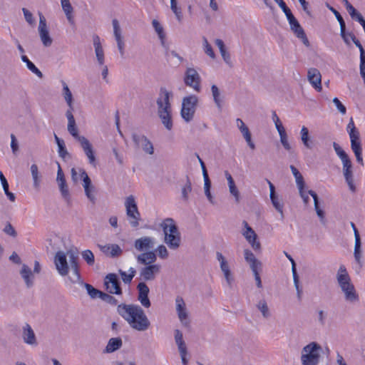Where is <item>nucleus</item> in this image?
Masks as SVG:
<instances>
[{"label": "nucleus", "mask_w": 365, "mask_h": 365, "mask_svg": "<svg viewBox=\"0 0 365 365\" xmlns=\"http://www.w3.org/2000/svg\"><path fill=\"white\" fill-rule=\"evenodd\" d=\"M175 308L180 322L184 326H188L190 321L188 319L186 305L182 297L178 296L175 298Z\"/></svg>", "instance_id": "obj_16"}, {"label": "nucleus", "mask_w": 365, "mask_h": 365, "mask_svg": "<svg viewBox=\"0 0 365 365\" xmlns=\"http://www.w3.org/2000/svg\"><path fill=\"white\" fill-rule=\"evenodd\" d=\"M322 346L317 342H311L303 347L301 355L302 365H317L320 359Z\"/></svg>", "instance_id": "obj_6"}, {"label": "nucleus", "mask_w": 365, "mask_h": 365, "mask_svg": "<svg viewBox=\"0 0 365 365\" xmlns=\"http://www.w3.org/2000/svg\"><path fill=\"white\" fill-rule=\"evenodd\" d=\"M110 257H118L123 253L122 249L117 244H110Z\"/></svg>", "instance_id": "obj_54"}, {"label": "nucleus", "mask_w": 365, "mask_h": 365, "mask_svg": "<svg viewBox=\"0 0 365 365\" xmlns=\"http://www.w3.org/2000/svg\"><path fill=\"white\" fill-rule=\"evenodd\" d=\"M82 258L88 265H93L95 262V257L92 251L86 250L81 252Z\"/></svg>", "instance_id": "obj_49"}, {"label": "nucleus", "mask_w": 365, "mask_h": 365, "mask_svg": "<svg viewBox=\"0 0 365 365\" xmlns=\"http://www.w3.org/2000/svg\"><path fill=\"white\" fill-rule=\"evenodd\" d=\"M125 207L130 226L134 228L138 227L141 218L134 196L130 195L126 197Z\"/></svg>", "instance_id": "obj_8"}, {"label": "nucleus", "mask_w": 365, "mask_h": 365, "mask_svg": "<svg viewBox=\"0 0 365 365\" xmlns=\"http://www.w3.org/2000/svg\"><path fill=\"white\" fill-rule=\"evenodd\" d=\"M290 169L293 175L295 178L296 183L299 190H301L302 187L305 186L304 180L303 176L300 173V172L294 166L290 165Z\"/></svg>", "instance_id": "obj_40"}, {"label": "nucleus", "mask_w": 365, "mask_h": 365, "mask_svg": "<svg viewBox=\"0 0 365 365\" xmlns=\"http://www.w3.org/2000/svg\"><path fill=\"white\" fill-rule=\"evenodd\" d=\"M170 9L175 14L178 21L181 22L182 19V14L180 8L177 5V0H170Z\"/></svg>", "instance_id": "obj_50"}, {"label": "nucleus", "mask_w": 365, "mask_h": 365, "mask_svg": "<svg viewBox=\"0 0 365 365\" xmlns=\"http://www.w3.org/2000/svg\"><path fill=\"white\" fill-rule=\"evenodd\" d=\"M361 239L356 237L355 239L354 256L356 262L361 266Z\"/></svg>", "instance_id": "obj_42"}, {"label": "nucleus", "mask_w": 365, "mask_h": 365, "mask_svg": "<svg viewBox=\"0 0 365 365\" xmlns=\"http://www.w3.org/2000/svg\"><path fill=\"white\" fill-rule=\"evenodd\" d=\"M211 93L216 107L219 110H222L224 103V96L222 95L220 89L216 85H212L211 86Z\"/></svg>", "instance_id": "obj_29"}, {"label": "nucleus", "mask_w": 365, "mask_h": 365, "mask_svg": "<svg viewBox=\"0 0 365 365\" xmlns=\"http://www.w3.org/2000/svg\"><path fill=\"white\" fill-rule=\"evenodd\" d=\"M333 148H334V150L336 154V155L339 157V158H341L345 155H346L347 153L342 149V148L336 142H334L333 143Z\"/></svg>", "instance_id": "obj_63"}, {"label": "nucleus", "mask_w": 365, "mask_h": 365, "mask_svg": "<svg viewBox=\"0 0 365 365\" xmlns=\"http://www.w3.org/2000/svg\"><path fill=\"white\" fill-rule=\"evenodd\" d=\"M78 143H80L81 147L82 148L85 155L88 158V163L91 165L96 166V159L95 156V153L90 141L85 137L82 138Z\"/></svg>", "instance_id": "obj_18"}, {"label": "nucleus", "mask_w": 365, "mask_h": 365, "mask_svg": "<svg viewBox=\"0 0 365 365\" xmlns=\"http://www.w3.org/2000/svg\"><path fill=\"white\" fill-rule=\"evenodd\" d=\"M287 20L290 25V29L294 32L295 36L298 38L301 39L302 43L306 46H307V47L309 46V41L306 36V34H305L303 28L299 24V21L294 17V16L292 15V16H289V18H287Z\"/></svg>", "instance_id": "obj_11"}, {"label": "nucleus", "mask_w": 365, "mask_h": 365, "mask_svg": "<svg viewBox=\"0 0 365 365\" xmlns=\"http://www.w3.org/2000/svg\"><path fill=\"white\" fill-rule=\"evenodd\" d=\"M104 284L106 290L110 294H121L122 290L120 286L118 278L115 274H108L106 275Z\"/></svg>", "instance_id": "obj_15"}, {"label": "nucleus", "mask_w": 365, "mask_h": 365, "mask_svg": "<svg viewBox=\"0 0 365 365\" xmlns=\"http://www.w3.org/2000/svg\"><path fill=\"white\" fill-rule=\"evenodd\" d=\"M135 273L136 270L133 267H130L129 269V274L126 273L125 272L121 269L119 270V274L121 277L123 282L125 284H130L133 277H135Z\"/></svg>", "instance_id": "obj_41"}, {"label": "nucleus", "mask_w": 365, "mask_h": 365, "mask_svg": "<svg viewBox=\"0 0 365 365\" xmlns=\"http://www.w3.org/2000/svg\"><path fill=\"white\" fill-rule=\"evenodd\" d=\"M155 244V240L153 237L143 236L134 241L135 249L141 253L153 252Z\"/></svg>", "instance_id": "obj_9"}, {"label": "nucleus", "mask_w": 365, "mask_h": 365, "mask_svg": "<svg viewBox=\"0 0 365 365\" xmlns=\"http://www.w3.org/2000/svg\"><path fill=\"white\" fill-rule=\"evenodd\" d=\"M138 290V300L140 304L145 308H149L151 305L150 301L148 298L150 289L145 282H141L137 285Z\"/></svg>", "instance_id": "obj_17"}, {"label": "nucleus", "mask_w": 365, "mask_h": 365, "mask_svg": "<svg viewBox=\"0 0 365 365\" xmlns=\"http://www.w3.org/2000/svg\"><path fill=\"white\" fill-rule=\"evenodd\" d=\"M241 133L242 134L243 137L245 138L246 142L247 143V145L249 147L254 150L255 148V145L254 143L252 140L251 133L250 132L249 128H242V129L240 130Z\"/></svg>", "instance_id": "obj_48"}, {"label": "nucleus", "mask_w": 365, "mask_h": 365, "mask_svg": "<svg viewBox=\"0 0 365 365\" xmlns=\"http://www.w3.org/2000/svg\"><path fill=\"white\" fill-rule=\"evenodd\" d=\"M351 141V148L354 152L356 161L361 164L364 165L363 158H362V148L361 143L360 141V136L350 138Z\"/></svg>", "instance_id": "obj_24"}, {"label": "nucleus", "mask_w": 365, "mask_h": 365, "mask_svg": "<svg viewBox=\"0 0 365 365\" xmlns=\"http://www.w3.org/2000/svg\"><path fill=\"white\" fill-rule=\"evenodd\" d=\"M123 342L120 337L111 338L109 339L106 346L105 352L112 353L119 349L122 346Z\"/></svg>", "instance_id": "obj_31"}, {"label": "nucleus", "mask_w": 365, "mask_h": 365, "mask_svg": "<svg viewBox=\"0 0 365 365\" xmlns=\"http://www.w3.org/2000/svg\"><path fill=\"white\" fill-rule=\"evenodd\" d=\"M84 287L86 289L88 294L89 296L93 298H99L102 292L99 291L98 289L94 288L92 285L87 284V283H81Z\"/></svg>", "instance_id": "obj_45"}, {"label": "nucleus", "mask_w": 365, "mask_h": 365, "mask_svg": "<svg viewBox=\"0 0 365 365\" xmlns=\"http://www.w3.org/2000/svg\"><path fill=\"white\" fill-rule=\"evenodd\" d=\"M119 315L130 327L138 331H145L150 327V322L145 312L138 304H120L117 308Z\"/></svg>", "instance_id": "obj_1"}, {"label": "nucleus", "mask_w": 365, "mask_h": 365, "mask_svg": "<svg viewBox=\"0 0 365 365\" xmlns=\"http://www.w3.org/2000/svg\"><path fill=\"white\" fill-rule=\"evenodd\" d=\"M217 259L220 262V269L224 274L225 279L229 285H231L232 282V277L231 276V272L230 267L225 257L221 252H217L216 254Z\"/></svg>", "instance_id": "obj_23"}, {"label": "nucleus", "mask_w": 365, "mask_h": 365, "mask_svg": "<svg viewBox=\"0 0 365 365\" xmlns=\"http://www.w3.org/2000/svg\"><path fill=\"white\" fill-rule=\"evenodd\" d=\"M157 259L155 252L140 253L136 256L137 262L144 265L140 270V277L144 281L154 280L156 275L160 272L161 266L154 264Z\"/></svg>", "instance_id": "obj_3"}, {"label": "nucleus", "mask_w": 365, "mask_h": 365, "mask_svg": "<svg viewBox=\"0 0 365 365\" xmlns=\"http://www.w3.org/2000/svg\"><path fill=\"white\" fill-rule=\"evenodd\" d=\"M81 175L83 180V187L85 195L92 203H95L96 200V189L95 186L92 184L91 180L85 170H83L81 171Z\"/></svg>", "instance_id": "obj_13"}, {"label": "nucleus", "mask_w": 365, "mask_h": 365, "mask_svg": "<svg viewBox=\"0 0 365 365\" xmlns=\"http://www.w3.org/2000/svg\"><path fill=\"white\" fill-rule=\"evenodd\" d=\"M340 288L344 294L346 301L351 303H354L359 301V295L356 293L355 287L352 283L344 286V287H341Z\"/></svg>", "instance_id": "obj_26"}, {"label": "nucleus", "mask_w": 365, "mask_h": 365, "mask_svg": "<svg viewBox=\"0 0 365 365\" xmlns=\"http://www.w3.org/2000/svg\"><path fill=\"white\" fill-rule=\"evenodd\" d=\"M39 36L43 45L48 47L52 44L53 40L49 35L46 25V20L42 14H39V24L38 28Z\"/></svg>", "instance_id": "obj_12"}, {"label": "nucleus", "mask_w": 365, "mask_h": 365, "mask_svg": "<svg viewBox=\"0 0 365 365\" xmlns=\"http://www.w3.org/2000/svg\"><path fill=\"white\" fill-rule=\"evenodd\" d=\"M349 36H350V38L352 40L356 46L358 47L359 49L360 61H365V51L360 41L356 38L355 35L353 33L349 32Z\"/></svg>", "instance_id": "obj_44"}, {"label": "nucleus", "mask_w": 365, "mask_h": 365, "mask_svg": "<svg viewBox=\"0 0 365 365\" xmlns=\"http://www.w3.org/2000/svg\"><path fill=\"white\" fill-rule=\"evenodd\" d=\"M165 235L164 242L170 249L176 250L180 245V233L172 218H166L160 224Z\"/></svg>", "instance_id": "obj_5"}, {"label": "nucleus", "mask_w": 365, "mask_h": 365, "mask_svg": "<svg viewBox=\"0 0 365 365\" xmlns=\"http://www.w3.org/2000/svg\"><path fill=\"white\" fill-rule=\"evenodd\" d=\"M20 274L27 287H31L33 285V281L31 279L33 274L31 269L27 265L23 264Z\"/></svg>", "instance_id": "obj_33"}, {"label": "nucleus", "mask_w": 365, "mask_h": 365, "mask_svg": "<svg viewBox=\"0 0 365 365\" xmlns=\"http://www.w3.org/2000/svg\"><path fill=\"white\" fill-rule=\"evenodd\" d=\"M99 298L101 299L103 301H104L108 304H113V305L116 304L117 302H118L117 299L114 297H113L107 293H104L103 292H101Z\"/></svg>", "instance_id": "obj_56"}, {"label": "nucleus", "mask_w": 365, "mask_h": 365, "mask_svg": "<svg viewBox=\"0 0 365 365\" xmlns=\"http://www.w3.org/2000/svg\"><path fill=\"white\" fill-rule=\"evenodd\" d=\"M352 11L349 10L348 12L353 19L357 21L364 27L365 26V20L362 15L356 10L354 7L352 8Z\"/></svg>", "instance_id": "obj_53"}, {"label": "nucleus", "mask_w": 365, "mask_h": 365, "mask_svg": "<svg viewBox=\"0 0 365 365\" xmlns=\"http://www.w3.org/2000/svg\"><path fill=\"white\" fill-rule=\"evenodd\" d=\"M244 256L251 269L262 268V263L256 259L255 255L250 250H245Z\"/></svg>", "instance_id": "obj_30"}, {"label": "nucleus", "mask_w": 365, "mask_h": 365, "mask_svg": "<svg viewBox=\"0 0 365 365\" xmlns=\"http://www.w3.org/2000/svg\"><path fill=\"white\" fill-rule=\"evenodd\" d=\"M22 11L24 13L26 21L31 25L34 24V19L33 18V14L26 8H23Z\"/></svg>", "instance_id": "obj_62"}, {"label": "nucleus", "mask_w": 365, "mask_h": 365, "mask_svg": "<svg viewBox=\"0 0 365 365\" xmlns=\"http://www.w3.org/2000/svg\"><path fill=\"white\" fill-rule=\"evenodd\" d=\"M58 184L59 186L61 195L66 200H68L70 198V195L66 180H61L60 182H58Z\"/></svg>", "instance_id": "obj_52"}, {"label": "nucleus", "mask_w": 365, "mask_h": 365, "mask_svg": "<svg viewBox=\"0 0 365 365\" xmlns=\"http://www.w3.org/2000/svg\"><path fill=\"white\" fill-rule=\"evenodd\" d=\"M307 78L309 83L316 90L318 91H322V76L317 68H309L307 72Z\"/></svg>", "instance_id": "obj_19"}, {"label": "nucleus", "mask_w": 365, "mask_h": 365, "mask_svg": "<svg viewBox=\"0 0 365 365\" xmlns=\"http://www.w3.org/2000/svg\"><path fill=\"white\" fill-rule=\"evenodd\" d=\"M156 252H158L159 257L163 259H167L168 257V251L165 246L163 245H159L156 250Z\"/></svg>", "instance_id": "obj_58"}, {"label": "nucleus", "mask_w": 365, "mask_h": 365, "mask_svg": "<svg viewBox=\"0 0 365 365\" xmlns=\"http://www.w3.org/2000/svg\"><path fill=\"white\" fill-rule=\"evenodd\" d=\"M184 81L186 86L192 88L194 91H200V76L195 69L188 68L186 70Z\"/></svg>", "instance_id": "obj_10"}, {"label": "nucleus", "mask_w": 365, "mask_h": 365, "mask_svg": "<svg viewBox=\"0 0 365 365\" xmlns=\"http://www.w3.org/2000/svg\"><path fill=\"white\" fill-rule=\"evenodd\" d=\"M152 25H153L155 32L157 33L158 38L160 40L161 44L163 46L165 44V40L166 35L164 31V29H163V26L156 19L153 20Z\"/></svg>", "instance_id": "obj_35"}, {"label": "nucleus", "mask_w": 365, "mask_h": 365, "mask_svg": "<svg viewBox=\"0 0 365 365\" xmlns=\"http://www.w3.org/2000/svg\"><path fill=\"white\" fill-rule=\"evenodd\" d=\"M336 279L339 287H344L351 284V278L344 265H341L339 268Z\"/></svg>", "instance_id": "obj_28"}, {"label": "nucleus", "mask_w": 365, "mask_h": 365, "mask_svg": "<svg viewBox=\"0 0 365 365\" xmlns=\"http://www.w3.org/2000/svg\"><path fill=\"white\" fill-rule=\"evenodd\" d=\"M3 232L12 237H16L17 236V232L16 230L14 229L13 225L9 222H6L4 228L3 229Z\"/></svg>", "instance_id": "obj_55"}, {"label": "nucleus", "mask_w": 365, "mask_h": 365, "mask_svg": "<svg viewBox=\"0 0 365 365\" xmlns=\"http://www.w3.org/2000/svg\"><path fill=\"white\" fill-rule=\"evenodd\" d=\"M21 60L26 64L29 70L35 73L38 78H43V73L26 56L22 55Z\"/></svg>", "instance_id": "obj_37"}, {"label": "nucleus", "mask_w": 365, "mask_h": 365, "mask_svg": "<svg viewBox=\"0 0 365 365\" xmlns=\"http://www.w3.org/2000/svg\"><path fill=\"white\" fill-rule=\"evenodd\" d=\"M268 184L269 187V197L272 201V203L276 210L280 214L281 218H284V212H283V204L281 202V200L278 197V196L275 194V187L274 185L268 180Z\"/></svg>", "instance_id": "obj_21"}, {"label": "nucleus", "mask_w": 365, "mask_h": 365, "mask_svg": "<svg viewBox=\"0 0 365 365\" xmlns=\"http://www.w3.org/2000/svg\"><path fill=\"white\" fill-rule=\"evenodd\" d=\"M256 307L264 318L268 319L270 317L271 313L265 299H260L256 304Z\"/></svg>", "instance_id": "obj_36"}, {"label": "nucleus", "mask_w": 365, "mask_h": 365, "mask_svg": "<svg viewBox=\"0 0 365 365\" xmlns=\"http://www.w3.org/2000/svg\"><path fill=\"white\" fill-rule=\"evenodd\" d=\"M112 24H113V34H114L115 38L122 36L120 27L118 21L117 19H113L112 21Z\"/></svg>", "instance_id": "obj_60"}, {"label": "nucleus", "mask_w": 365, "mask_h": 365, "mask_svg": "<svg viewBox=\"0 0 365 365\" xmlns=\"http://www.w3.org/2000/svg\"><path fill=\"white\" fill-rule=\"evenodd\" d=\"M132 139L135 145L138 148H141L145 153L149 155H153L154 153L153 143L145 135L133 133L132 135Z\"/></svg>", "instance_id": "obj_14"}, {"label": "nucleus", "mask_w": 365, "mask_h": 365, "mask_svg": "<svg viewBox=\"0 0 365 365\" xmlns=\"http://www.w3.org/2000/svg\"><path fill=\"white\" fill-rule=\"evenodd\" d=\"M66 115L68 119V131L69 133L77 140L80 141L84 136L80 135L78 132V128L76 125L75 118L71 110H67Z\"/></svg>", "instance_id": "obj_20"}, {"label": "nucleus", "mask_w": 365, "mask_h": 365, "mask_svg": "<svg viewBox=\"0 0 365 365\" xmlns=\"http://www.w3.org/2000/svg\"><path fill=\"white\" fill-rule=\"evenodd\" d=\"M31 175H32V178H33V181H34V184H33L34 187L36 190H38L39 187H40L41 180H40L38 166L36 164L31 165Z\"/></svg>", "instance_id": "obj_38"}, {"label": "nucleus", "mask_w": 365, "mask_h": 365, "mask_svg": "<svg viewBox=\"0 0 365 365\" xmlns=\"http://www.w3.org/2000/svg\"><path fill=\"white\" fill-rule=\"evenodd\" d=\"M281 130H279V135L280 136V142L282 144L283 147L285 150L289 151L291 150V145L288 142V138L285 131L284 128H279Z\"/></svg>", "instance_id": "obj_47"}, {"label": "nucleus", "mask_w": 365, "mask_h": 365, "mask_svg": "<svg viewBox=\"0 0 365 365\" xmlns=\"http://www.w3.org/2000/svg\"><path fill=\"white\" fill-rule=\"evenodd\" d=\"M171 93L165 88L160 89L157 99L158 114L163 125L170 130L173 128L172 108L170 103Z\"/></svg>", "instance_id": "obj_4"}, {"label": "nucleus", "mask_w": 365, "mask_h": 365, "mask_svg": "<svg viewBox=\"0 0 365 365\" xmlns=\"http://www.w3.org/2000/svg\"><path fill=\"white\" fill-rule=\"evenodd\" d=\"M192 191V184L190 179L187 178L185 184L182 187V198L184 201H187L189 198V194Z\"/></svg>", "instance_id": "obj_46"}, {"label": "nucleus", "mask_w": 365, "mask_h": 365, "mask_svg": "<svg viewBox=\"0 0 365 365\" xmlns=\"http://www.w3.org/2000/svg\"><path fill=\"white\" fill-rule=\"evenodd\" d=\"M22 338L24 343L36 346L37 344L36 337L34 330L29 324H25L22 328Z\"/></svg>", "instance_id": "obj_22"}, {"label": "nucleus", "mask_w": 365, "mask_h": 365, "mask_svg": "<svg viewBox=\"0 0 365 365\" xmlns=\"http://www.w3.org/2000/svg\"><path fill=\"white\" fill-rule=\"evenodd\" d=\"M197 103L198 97L195 95H190L182 98L180 115L185 122L189 123L193 119Z\"/></svg>", "instance_id": "obj_7"}, {"label": "nucleus", "mask_w": 365, "mask_h": 365, "mask_svg": "<svg viewBox=\"0 0 365 365\" xmlns=\"http://www.w3.org/2000/svg\"><path fill=\"white\" fill-rule=\"evenodd\" d=\"M346 130L349 135V138L360 136L359 130L355 127L354 120L352 118L350 119L349 123L347 125Z\"/></svg>", "instance_id": "obj_51"}, {"label": "nucleus", "mask_w": 365, "mask_h": 365, "mask_svg": "<svg viewBox=\"0 0 365 365\" xmlns=\"http://www.w3.org/2000/svg\"><path fill=\"white\" fill-rule=\"evenodd\" d=\"M62 86H63V96L64 99L69 108V109L68 110H71V112H72L73 110L72 93L71 92V91L66 82L62 81Z\"/></svg>", "instance_id": "obj_32"}, {"label": "nucleus", "mask_w": 365, "mask_h": 365, "mask_svg": "<svg viewBox=\"0 0 365 365\" xmlns=\"http://www.w3.org/2000/svg\"><path fill=\"white\" fill-rule=\"evenodd\" d=\"M242 225H244L245 229L242 231V235L245 237L247 241H250L251 238L257 237L255 232L246 221L244 220L242 222Z\"/></svg>", "instance_id": "obj_39"}, {"label": "nucleus", "mask_w": 365, "mask_h": 365, "mask_svg": "<svg viewBox=\"0 0 365 365\" xmlns=\"http://www.w3.org/2000/svg\"><path fill=\"white\" fill-rule=\"evenodd\" d=\"M340 35L346 45H350L349 33L346 32V25L340 27Z\"/></svg>", "instance_id": "obj_61"}, {"label": "nucleus", "mask_w": 365, "mask_h": 365, "mask_svg": "<svg viewBox=\"0 0 365 365\" xmlns=\"http://www.w3.org/2000/svg\"><path fill=\"white\" fill-rule=\"evenodd\" d=\"M93 42L98 63L99 65L103 66L105 61V56L100 37L98 35H93Z\"/></svg>", "instance_id": "obj_25"}, {"label": "nucleus", "mask_w": 365, "mask_h": 365, "mask_svg": "<svg viewBox=\"0 0 365 365\" xmlns=\"http://www.w3.org/2000/svg\"><path fill=\"white\" fill-rule=\"evenodd\" d=\"M333 148H334V150L336 154V155L339 157V158H341L345 155H346L347 153L342 149V148L336 142H334L333 143Z\"/></svg>", "instance_id": "obj_64"}, {"label": "nucleus", "mask_w": 365, "mask_h": 365, "mask_svg": "<svg viewBox=\"0 0 365 365\" xmlns=\"http://www.w3.org/2000/svg\"><path fill=\"white\" fill-rule=\"evenodd\" d=\"M300 135H301V140L303 143V145L307 148V149H312L313 148V143L312 140H311L309 138V130L307 127L302 126L301 131H300Z\"/></svg>", "instance_id": "obj_34"}, {"label": "nucleus", "mask_w": 365, "mask_h": 365, "mask_svg": "<svg viewBox=\"0 0 365 365\" xmlns=\"http://www.w3.org/2000/svg\"><path fill=\"white\" fill-rule=\"evenodd\" d=\"M202 47L204 52L212 59L216 58V55L212 49V46L209 43L206 37H202Z\"/></svg>", "instance_id": "obj_43"}, {"label": "nucleus", "mask_w": 365, "mask_h": 365, "mask_svg": "<svg viewBox=\"0 0 365 365\" xmlns=\"http://www.w3.org/2000/svg\"><path fill=\"white\" fill-rule=\"evenodd\" d=\"M279 6L282 9L283 12L287 16V19L292 16L293 14L291 10L287 6L285 2L283 0H274Z\"/></svg>", "instance_id": "obj_57"}, {"label": "nucleus", "mask_w": 365, "mask_h": 365, "mask_svg": "<svg viewBox=\"0 0 365 365\" xmlns=\"http://www.w3.org/2000/svg\"><path fill=\"white\" fill-rule=\"evenodd\" d=\"M342 171L344 177L345 178V181L347 183L350 191L352 192H355L356 188L354 185L352 164L346 166H343Z\"/></svg>", "instance_id": "obj_27"}, {"label": "nucleus", "mask_w": 365, "mask_h": 365, "mask_svg": "<svg viewBox=\"0 0 365 365\" xmlns=\"http://www.w3.org/2000/svg\"><path fill=\"white\" fill-rule=\"evenodd\" d=\"M68 257L70 267L73 274V277H69L72 283L80 282L81 276L78 269V253L77 250H69L66 252L58 251L54 256V264L58 274L66 276L69 272V266L67 262Z\"/></svg>", "instance_id": "obj_2"}, {"label": "nucleus", "mask_w": 365, "mask_h": 365, "mask_svg": "<svg viewBox=\"0 0 365 365\" xmlns=\"http://www.w3.org/2000/svg\"><path fill=\"white\" fill-rule=\"evenodd\" d=\"M61 4L65 14L73 12V7L69 0H61Z\"/></svg>", "instance_id": "obj_59"}]
</instances>
